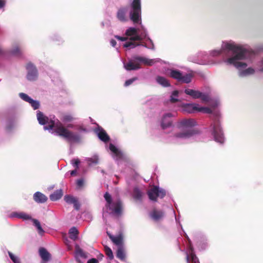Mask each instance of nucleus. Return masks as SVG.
<instances>
[{
    "instance_id": "obj_2",
    "label": "nucleus",
    "mask_w": 263,
    "mask_h": 263,
    "mask_svg": "<svg viewBox=\"0 0 263 263\" xmlns=\"http://www.w3.org/2000/svg\"><path fill=\"white\" fill-rule=\"evenodd\" d=\"M225 48L227 50L231 51L234 55L227 60L226 62L228 63L233 65L237 68L247 67V65L246 63L237 61L246 58L247 53V49L240 46L231 43H227Z\"/></svg>"
},
{
    "instance_id": "obj_38",
    "label": "nucleus",
    "mask_w": 263,
    "mask_h": 263,
    "mask_svg": "<svg viewBox=\"0 0 263 263\" xmlns=\"http://www.w3.org/2000/svg\"><path fill=\"white\" fill-rule=\"evenodd\" d=\"M11 52L13 55H18L21 54L22 51L20 47L17 45H16L13 48Z\"/></svg>"
},
{
    "instance_id": "obj_36",
    "label": "nucleus",
    "mask_w": 263,
    "mask_h": 263,
    "mask_svg": "<svg viewBox=\"0 0 263 263\" xmlns=\"http://www.w3.org/2000/svg\"><path fill=\"white\" fill-rule=\"evenodd\" d=\"M116 246L118 247L124 246L123 245V236L122 234H119L116 236Z\"/></svg>"
},
{
    "instance_id": "obj_44",
    "label": "nucleus",
    "mask_w": 263,
    "mask_h": 263,
    "mask_svg": "<svg viewBox=\"0 0 263 263\" xmlns=\"http://www.w3.org/2000/svg\"><path fill=\"white\" fill-rule=\"evenodd\" d=\"M13 126V122L11 121H8L6 127V129L8 131L11 130Z\"/></svg>"
},
{
    "instance_id": "obj_31",
    "label": "nucleus",
    "mask_w": 263,
    "mask_h": 263,
    "mask_svg": "<svg viewBox=\"0 0 263 263\" xmlns=\"http://www.w3.org/2000/svg\"><path fill=\"white\" fill-rule=\"evenodd\" d=\"M61 120L65 123L70 122L74 120L73 115L69 114H64L62 115Z\"/></svg>"
},
{
    "instance_id": "obj_28",
    "label": "nucleus",
    "mask_w": 263,
    "mask_h": 263,
    "mask_svg": "<svg viewBox=\"0 0 263 263\" xmlns=\"http://www.w3.org/2000/svg\"><path fill=\"white\" fill-rule=\"evenodd\" d=\"M69 238L73 240L78 239L79 231L78 229L73 227L69 230Z\"/></svg>"
},
{
    "instance_id": "obj_57",
    "label": "nucleus",
    "mask_w": 263,
    "mask_h": 263,
    "mask_svg": "<svg viewBox=\"0 0 263 263\" xmlns=\"http://www.w3.org/2000/svg\"><path fill=\"white\" fill-rule=\"evenodd\" d=\"M261 64H262V65L263 66V61H262V62H261ZM260 70L261 71H263V67H262V68H261L260 69Z\"/></svg>"
},
{
    "instance_id": "obj_10",
    "label": "nucleus",
    "mask_w": 263,
    "mask_h": 263,
    "mask_svg": "<svg viewBox=\"0 0 263 263\" xmlns=\"http://www.w3.org/2000/svg\"><path fill=\"white\" fill-rule=\"evenodd\" d=\"M26 69L28 71L27 78L29 81H35L37 78V70L35 66L29 63L26 65Z\"/></svg>"
},
{
    "instance_id": "obj_17",
    "label": "nucleus",
    "mask_w": 263,
    "mask_h": 263,
    "mask_svg": "<svg viewBox=\"0 0 263 263\" xmlns=\"http://www.w3.org/2000/svg\"><path fill=\"white\" fill-rule=\"evenodd\" d=\"M116 256L120 260L125 261L126 260V253L124 246L118 248L116 251Z\"/></svg>"
},
{
    "instance_id": "obj_12",
    "label": "nucleus",
    "mask_w": 263,
    "mask_h": 263,
    "mask_svg": "<svg viewBox=\"0 0 263 263\" xmlns=\"http://www.w3.org/2000/svg\"><path fill=\"white\" fill-rule=\"evenodd\" d=\"M95 134L97 135L100 140L104 142V143L108 142L110 138L107 135L106 131L101 126H98L94 130Z\"/></svg>"
},
{
    "instance_id": "obj_16",
    "label": "nucleus",
    "mask_w": 263,
    "mask_h": 263,
    "mask_svg": "<svg viewBox=\"0 0 263 263\" xmlns=\"http://www.w3.org/2000/svg\"><path fill=\"white\" fill-rule=\"evenodd\" d=\"M150 217L156 221H159L164 216V212L160 210L154 209L149 214Z\"/></svg>"
},
{
    "instance_id": "obj_14",
    "label": "nucleus",
    "mask_w": 263,
    "mask_h": 263,
    "mask_svg": "<svg viewBox=\"0 0 263 263\" xmlns=\"http://www.w3.org/2000/svg\"><path fill=\"white\" fill-rule=\"evenodd\" d=\"M64 200L68 204H72L76 210L80 209V204L77 198L70 195H66L64 196Z\"/></svg>"
},
{
    "instance_id": "obj_11",
    "label": "nucleus",
    "mask_w": 263,
    "mask_h": 263,
    "mask_svg": "<svg viewBox=\"0 0 263 263\" xmlns=\"http://www.w3.org/2000/svg\"><path fill=\"white\" fill-rule=\"evenodd\" d=\"M173 115L172 113H167L163 115L161 122V126L163 129L172 126L173 122Z\"/></svg>"
},
{
    "instance_id": "obj_20",
    "label": "nucleus",
    "mask_w": 263,
    "mask_h": 263,
    "mask_svg": "<svg viewBox=\"0 0 263 263\" xmlns=\"http://www.w3.org/2000/svg\"><path fill=\"white\" fill-rule=\"evenodd\" d=\"M134 59L137 62L143 63L148 66H152L157 62V61L154 59H148L141 57H136L134 58Z\"/></svg>"
},
{
    "instance_id": "obj_43",
    "label": "nucleus",
    "mask_w": 263,
    "mask_h": 263,
    "mask_svg": "<svg viewBox=\"0 0 263 263\" xmlns=\"http://www.w3.org/2000/svg\"><path fill=\"white\" fill-rule=\"evenodd\" d=\"M137 80V77H134V78H133L132 79H130L129 80H126L125 81V82L124 83V86H129L130 85L133 84V83L134 82H135Z\"/></svg>"
},
{
    "instance_id": "obj_27",
    "label": "nucleus",
    "mask_w": 263,
    "mask_h": 263,
    "mask_svg": "<svg viewBox=\"0 0 263 263\" xmlns=\"http://www.w3.org/2000/svg\"><path fill=\"white\" fill-rule=\"evenodd\" d=\"M186 260L187 263H199L198 258L193 250H191L190 254L186 255Z\"/></svg>"
},
{
    "instance_id": "obj_52",
    "label": "nucleus",
    "mask_w": 263,
    "mask_h": 263,
    "mask_svg": "<svg viewBox=\"0 0 263 263\" xmlns=\"http://www.w3.org/2000/svg\"><path fill=\"white\" fill-rule=\"evenodd\" d=\"M98 262L99 261L97 259L91 258L87 261V263H98Z\"/></svg>"
},
{
    "instance_id": "obj_15",
    "label": "nucleus",
    "mask_w": 263,
    "mask_h": 263,
    "mask_svg": "<svg viewBox=\"0 0 263 263\" xmlns=\"http://www.w3.org/2000/svg\"><path fill=\"white\" fill-rule=\"evenodd\" d=\"M75 254L76 258L78 262L82 263L80 258H86L87 254L85 253L78 245L75 246Z\"/></svg>"
},
{
    "instance_id": "obj_13",
    "label": "nucleus",
    "mask_w": 263,
    "mask_h": 263,
    "mask_svg": "<svg viewBox=\"0 0 263 263\" xmlns=\"http://www.w3.org/2000/svg\"><path fill=\"white\" fill-rule=\"evenodd\" d=\"M184 92L186 95L191 96L194 99L201 98L202 100L204 101L206 100V96L203 95V93L199 91L194 89H186L184 90Z\"/></svg>"
},
{
    "instance_id": "obj_35",
    "label": "nucleus",
    "mask_w": 263,
    "mask_h": 263,
    "mask_svg": "<svg viewBox=\"0 0 263 263\" xmlns=\"http://www.w3.org/2000/svg\"><path fill=\"white\" fill-rule=\"evenodd\" d=\"M125 10L124 9H120L118 11L117 17L121 21H126Z\"/></svg>"
},
{
    "instance_id": "obj_23",
    "label": "nucleus",
    "mask_w": 263,
    "mask_h": 263,
    "mask_svg": "<svg viewBox=\"0 0 263 263\" xmlns=\"http://www.w3.org/2000/svg\"><path fill=\"white\" fill-rule=\"evenodd\" d=\"M37 119L39 123L41 125H46L49 121V118L40 111H38L37 112Z\"/></svg>"
},
{
    "instance_id": "obj_32",
    "label": "nucleus",
    "mask_w": 263,
    "mask_h": 263,
    "mask_svg": "<svg viewBox=\"0 0 263 263\" xmlns=\"http://www.w3.org/2000/svg\"><path fill=\"white\" fill-rule=\"evenodd\" d=\"M179 91L174 90L172 92V95L170 96V101L172 103H175L179 101V100L177 98L178 97Z\"/></svg>"
},
{
    "instance_id": "obj_55",
    "label": "nucleus",
    "mask_w": 263,
    "mask_h": 263,
    "mask_svg": "<svg viewBox=\"0 0 263 263\" xmlns=\"http://www.w3.org/2000/svg\"><path fill=\"white\" fill-rule=\"evenodd\" d=\"M111 45L114 47L115 46V40L112 39L110 41Z\"/></svg>"
},
{
    "instance_id": "obj_33",
    "label": "nucleus",
    "mask_w": 263,
    "mask_h": 263,
    "mask_svg": "<svg viewBox=\"0 0 263 263\" xmlns=\"http://www.w3.org/2000/svg\"><path fill=\"white\" fill-rule=\"evenodd\" d=\"M116 160H126L125 154L120 149L116 147Z\"/></svg>"
},
{
    "instance_id": "obj_1",
    "label": "nucleus",
    "mask_w": 263,
    "mask_h": 263,
    "mask_svg": "<svg viewBox=\"0 0 263 263\" xmlns=\"http://www.w3.org/2000/svg\"><path fill=\"white\" fill-rule=\"evenodd\" d=\"M47 124L48 125L44 127L45 130L53 129L54 127V131L57 135L64 138L68 141L73 142L80 141V136L65 127L59 120L57 119L55 121L51 119H49Z\"/></svg>"
},
{
    "instance_id": "obj_54",
    "label": "nucleus",
    "mask_w": 263,
    "mask_h": 263,
    "mask_svg": "<svg viewBox=\"0 0 263 263\" xmlns=\"http://www.w3.org/2000/svg\"><path fill=\"white\" fill-rule=\"evenodd\" d=\"M77 174V169L76 168L74 170L71 171L70 175L71 176H75Z\"/></svg>"
},
{
    "instance_id": "obj_41",
    "label": "nucleus",
    "mask_w": 263,
    "mask_h": 263,
    "mask_svg": "<svg viewBox=\"0 0 263 263\" xmlns=\"http://www.w3.org/2000/svg\"><path fill=\"white\" fill-rule=\"evenodd\" d=\"M31 104V106L33 107L34 109H37L39 108L40 104L38 101L32 100L31 101L29 102Z\"/></svg>"
},
{
    "instance_id": "obj_9",
    "label": "nucleus",
    "mask_w": 263,
    "mask_h": 263,
    "mask_svg": "<svg viewBox=\"0 0 263 263\" xmlns=\"http://www.w3.org/2000/svg\"><path fill=\"white\" fill-rule=\"evenodd\" d=\"M104 197L106 201V211L107 213L112 215H115V203L112 201L111 195L106 192Z\"/></svg>"
},
{
    "instance_id": "obj_6",
    "label": "nucleus",
    "mask_w": 263,
    "mask_h": 263,
    "mask_svg": "<svg viewBox=\"0 0 263 263\" xmlns=\"http://www.w3.org/2000/svg\"><path fill=\"white\" fill-rule=\"evenodd\" d=\"M170 76L178 82L188 84L192 81L193 74L191 73H186L183 74V73L179 70L171 69Z\"/></svg>"
},
{
    "instance_id": "obj_18",
    "label": "nucleus",
    "mask_w": 263,
    "mask_h": 263,
    "mask_svg": "<svg viewBox=\"0 0 263 263\" xmlns=\"http://www.w3.org/2000/svg\"><path fill=\"white\" fill-rule=\"evenodd\" d=\"M47 197L43 193L37 192L33 195V199L37 203H44L47 200Z\"/></svg>"
},
{
    "instance_id": "obj_8",
    "label": "nucleus",
    "mask_w": 263,
    "mask_h": 263,
    "mask_svg": "<svg viewBox=\"0 0 263 263\" xmlns=\"http://www.w3.org/2000/svg\"><path fill=\"white\" fill-rule=\"evenodd\" d=\"M147 195L150 200L157 201L158 197L163 198L166 195V191L157 186H154L148 191Z\"/></svg>"
},
{
    "instance_id": "obj_42",
    "label": "nucleus",
    "mask_w": 263,
    "mask_h": 263,
    "mask_svg": "<svg viewBox=\"0 0 263 263\" xmlns=\"http://www.w3.org/2000/svg\"><path fill=\"white\" fill-rule=\"evenodd\" d=\"M198 111H203L206 114H211L212 109L209 107H200L198 108Z\"/></svg>"
},
{
    "instance_id": "obj_45",
    "label": "nucleus",
    "mask_w": 263,
    "mask_h": 263,
    "mask_svg": "<svg viewBox=\"0 0 263 263\" xmlns=\"http://www.w3.org/2000/svg\"><path fill=\"white\" fill-rule=\"evenodd\" d=\"M84 185V180L83 179H78L77 181V186L79 187H82Z\"/></svg>"
},
{
    "instance_id": "obj_50",
    "label": "nucleus",
    "mask_w": 263,
    "mask_h": 263,
    "mask_svg": "<svg viewBox=\"0 0 263 263\" xmlns=\"http://www.w3.org/2000/svg\"><path fill=\"white\" fill-rule=\"evenodd\" d=\"M109 149L110 150L115 154V145L112 144H110L109 145Z\"/></svg>"
},
{
    "instance_id": "obj_53",
    "label": "nucleus",
    "mask_w": 263,
    "mask_h": 263,
    "mask_svg": "<svg viewBox=\"0 0 263 263\" xmlns=\"http://www.w3.org/2000/svg\"><path fill=\"white\" fill-rule=\"evenodd\" d=\"M6 1L5 0H0V9L5 7Z\"/></svg>"
},
{
    "instance_id": "obj_47",
    "label": "nucleus",
    "mask_w": 263,
    "mask_h": 263,
    "mask_svg": "<svg viewBox=\"0 0 263 263\" xmlns=\"http://www.w3.org/2000/svg\"><path fill=\"white\" fill-rule=\"evenodd\" d=\"M72 164L74 166V167H76V169L78 168L79 167V164H80V162L79 159H74L72 160Z\"/></svg>"
},
{
    "instance_id": "obj_26",
    "label": "nucleus",
    "mask_w": 263,
    "mask_h": 263,
    "mask_svg": "<svg viewBox=\"0 0 263 263\" xmlns=\"http://www.w3.org/2000/svg\"><path fill=\"white\" fill-rule=\"evenodd\" d=\"M128 70H137L140 68V64L137 62H129L125 65Z\"/></svg>"
},
{
    "instance_id": "obj_7",
    "label": "nucleus",
    "mask_w": 263,
    "mask_h": 263,
    "mask_svg": "<svg viewBox=\"0 0 263 263\" xmlns=\"http://www.w3.org/2000/svg\"><path fill=\"white\" fill-rule=\"evenodd\" d=\"M213 128L212 135L215 140L220 143L224 142V136L219 121L216 120L212 124Z\"/></svg>"
},
{
    "instance_id": "obj_25",
    "label": "nucleus",
    "mask_w": 263,
    "mask_h": 263,
    "mask_svg": "<svg viewBox=\"0 0 263 263\" xmlns=\"http://www.w3.org/2000/svg\"><path fill=\"white\" fill-rule=\"evenodd\" d=\"M63 195V193L62 190H58L51 194L49 198L51 201H54L60 199L62 197Z\"/></svg>"
},
{
    "instance_id": "obj_40",
    "label": "nucleus",
    "mask_w": 263,
    "mask_h": 263,
    "mask_svg": "<svg viewBox=\"0 0 263 263\" xmlns=\"http://www.w3.org/2000/svg\"><path fill=\"white\" fill-rule=\"evenodd\" d=\"M20 97L24 101H26V102H30V101H32V99L29 97L27 94L26 93H20Z\"/></svg>"
},
{
    "instance_id": "obj_30",
    "label": "nucleus",
    "mask_w": 263,
    "mask_h": 263,
    "mask_svg": "<svg viewBox=\"0 0 263 263\" xmlns=\"http://www.w3.org/2000/svg\"><path fill=\"white\" fill-rule=\"evenodd\" d=\"M123 212V205L121 201L116 200V217L122 215Z\"/></svg>"
},
{
    "instance_id": "obj_4",
    "label": "nucleus",
    "mask_w": 263,
    "mask_h": 263,
    "mask_svg": "<svg viewBox=\"0 0 263 263\" xmlns=\"http://www.w3.org/2000/svg\"><path fill=\"white\" fill-rule=\"evenodd\" d=\"M137 30L135 28H129L126 31V34L127 36L134 35L131 37L130 41L126 42L124 44L123 46L129 49L134 48L138 46L142 45V44L138 43L136 41H141V37L137 34Z\"/></svg>"
},
{
    "instance_id": "obj_46",
    "label": "nucleus",
    "mask_w": 263,
    "mask_h": 263,
    "mask_svg": "<svg viewBox=\"0 0 263 263\" xmlns=\"http://www.w3.org/2000/svg\"><path fill=\"white\" fill-rule=\"evenodd\" d=\"M254 72V69L248 68L244 71V73L246 74H253Z\"/></svg>"
},
{
    "instance_id": "obj_5",
    "label": "nucleus",
    "mask_w": 263,
    "mask_h": 263,
    "mask_svg": "<svg viewBox=\"0 0 263 263\" xmlns=\"http://www.w3.org/2000/svg\"><path fill=\"white\" fill-rule=\"evenodd\" d=\"M133 10L130 13V18L134 23H139L141 20V8L140 0H134L132 4Z\"/></svg>"
},
{
    "instance_id": "obj_21",
    "label": "nucleus",
    "mask_w": 263,
    "mask_h": 263,
    "mask_svg": "<svg viewBox=\"0 0 263 263\" xmlns=\"http://www.w3.org/2000/svg\"><path fill=\"white\" fill-rule=\"evenodd\" d=\"M155 79L158 84L164 87H167L171 86L169 81L163 77L158 76L156 77Z\"/></svg>"
},
{
    "instance_id": "obj_49",
    "label": "nucleus",
    "mask_w": 263,
    "mask_h": 263,
    "mask_svg": "<svg viewBox=\"0 0 263 263\" xmlns=\"http://www.w3.org/2000/svg\"><path fill=\"white\" fill-rule=\"evenodd\" d=\"M107 234L110 239L111 240L112 242L115 244V236L111 235L110 233H109L108 232H107Z\"/></svg>"
},
{
    "instance_id": "obj_19",
    "label": "nucleus",
    "mask_w": 263,
    "mask_h": 263,
    "mask_svg": "<svg viewBox=\"0 0 263 263\" xmlns=\"http://www.w3.org/2000/svg\"><path fill=\"white\" fill-rule=\"evenodd\" d=\"M183 110L187 113H193L195 111H198V108L194 104H184L182 105Z\"/></svg>"
},
{
    "instance_id": "obj_3",
    "label": "nucleus",
    "mask_w": 263,
    "mask_h": 263,
    "mask_svg": "<svg viewBox=\"0 0 263 263\" xmlns=\"http://www.w3.org/2000/svg\"><path fill=\"white\" fill-rule=\"evenodd\" d=\"M196 125V122L193 119H184L181 120L177 125L179 132L175 133L174 137L180 139L190 138L194 134L192 127Z\"/></svg>"
},
{
    "instance_id": "obj_58",
    "label": "nucleus",
    "mask_w": 263,
    "mask_h": 263,
    "mask_svg": "<svg viewBox=\"0 0 263 263\" xmlns=\"http://www.w3.org/2000/svg\"><path fill=\"white\" fill-rule=\"evenodd\" d=\"M221 53V52L220 51H218L217 52V54L216 55H219Z\"/></svg>"
},
{
    "instance_id": "obj_60",
    "label": "nucleus",
    "mask_w": 263,
    "mask_h": 263,
    "mask_svg": "<svg viewBox=\"0 0 263 263\" xmlns=\"http://www.w3.org/2000/svg\"><path fill=\"white\" fill-rule=\"evenodd\" d=\"M102 256L103 257V255L101 254V255H100V257H102Z\"/></svg>"
},
{
    "instance_id": "obj_29",
    "label": "nucleus",
    "mask_w": 263,
    "mask_h": 263,
    "mask_svg": "<svg viewBox=\"0 0 263 263\" xmlns=\"http://www.w3.org/2000/svg\"><path fill=\"white\" fill-rule=\"evenodd\" d=\"M32 221L34 226L36 228L39 234L42 236L44 234L45 231L42 229L39 221L36 219H32Z\"/></svg>"
},
{
    "instance_id": "obj_24",
    "label": "nucleus",
    "mask_w": 263,
    "mask_h": 263,
    "mask_svg": "<svg viewBox=\"0 0 263 263\" xmlns=\"http://www.w3.org/2000/svg\"><path fill=\"white\" fill-rule=\"evenodd\" d=\"M39 253L43 260L45 261H48L50 260L51 255L45 248H40L39 250Z\"/></svg>"
},
{
    "instance_id": "obj_22",
    "label": "nucleus",
    "mask_w": 263,
    "mask_h": 263,
    "mask_svg": "<svg viewBox=\"0 0 263 263\" xmlns=\"http://www.w3.org/2000/svg\"><path fill=\"white\" fill-rule=\"evenodd\" d=\"M12 217H17L23 220H32L31 216L24 212H13L11 214Z\"/></svg>"
},
{
    "instance_id": "obj_39",
    "label": "nucleus",
    "mask_w": 263,
    "mask_h": 263,
    "mask_svg": "<svg viewBox=\"0 0 263 263\" xmlns=\"http://www.w3.org/2000/svg\"><path fill=\"white\" fill-rule=\"evenodd\" d=\"M8 254L10 258L14 263H21L20 259L17 257L15 256L12 253L8 252Z\"/></svg>"
},
{
    "instance_id": "obj_37",
    "label": "nucleus",
    "mask_w": 263,
    "mask_h": 263,
    "mask_svg": "<svg viewBox=\"0 0 263 263\" xmlns=\"http://www.w3.org/2000/svg\"><path fill=\"white\" fill-rule=\"evenodd\" d=\"M133 196L135 199L140 200L142 197V193L138 188H135Z\"/></svg>"
},
{
    "instance_id": "obj_56",
    "label": "nucleus",
    "mask_w": 263,
    "mask_h": 263,
    "mask_svg": "<svg viewBox=\"0 0 263 263\" xmlns=\"http://www.w3.org/2000/svg\"><path fill=\"white\" fill-rule=\"evenodd\" d=\"M67 127H69V128H73V124H68V125H67Z\"/></svg>"
},
{
    "instance_id": "obj_51",
    "label": "nucleus",
    "mask_w": 263,
    "mask_h": 263,
    "mask_svg": "<svg viewBox=\"0 0 263 263\" xmlns=\"http://www.w3.org/2000/svg\"><path fill=\"white\" fill-rule=\"evenodd\" d=\"M78 129L80 131H82L84 132H86L87 131V129L83 126H78Z\"/></svg>"
},
{
    "instance_id": "obj_61",
    "label": "nucleus",
    "mask_w": 263,
    "mask_h": 263,
    "mask_svg": "<svg viewBox=\"0 0 263 263\" xmlns=\"http://www.w3.org/2000/svg\"><path fill=\"white\" fill-rule=\"evenodd\" d=\"M102 256L103 257V255L101 254V255H100V257H102Z\"/></svg>"
},
{
    "instance_id": "obj_48",
    "label": "nucleus",
    "mask_w": 263,
    "mask_h": 263,
    "mask_svg": "<svg viewBox=\"0 0 263 263\" xmlns=\"http://www.w3.org/2000/svg\"><path fill=\"white\" fill-rule=\"evenodd\" d=\"M88 161L90 163L97 164L98 163V158L96 157L91 158L88 159Z\"/></svg>"
},
{
    "instance_id": "obj_59",
    "label": "nucleus",
    "mask_w": 263,
    "mask_h": 263,
    "mask_svg": "<svg viewBox=\"0 0 263 263\" xmlns=\"http://www.w3.org/2000/svg\"><path fill=\"white\" fill-rule=\"evenodd\" d=\"M116 38H118L119 39H121L120 37L116 36Z\"/></svg>"
},
{
    "instance_id": "obj_34",
    "label": "nucleus",
    "mask_w": 263,
    "mask_h": 263,
    "mask_svg": "<svg viewBox=\"0 0 263 263\" xmlns=\"http://www.w3.org/2000/svg\"><path fill=\"white\" fill-rule=\"evenodd\" d=\"M104 250L106 255L109 260H112L114 258L113 252L111 249L107 246H104Z\"/></svg>"
}]
</instances>
